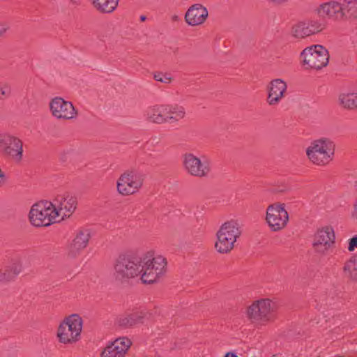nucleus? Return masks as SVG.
Segmentation results:
<instances>
[{
  "instance_id": "nucleus-16",
  "label": "nucleus",
  "mask_w": 357,
  "mask_h": 357,
  "mask_svg": "<svg viewBox=\"0 0 357 357\" xmlns=\"http://www.w3.org/2000/svg\"><path fill=\"white\" fill-rule=\"evenodd\" d=\"M132 344V340L126 336L116 338L101 349L100 357H125Z\"/></svg>"
},
{
  "instance_id": "nucleus-17",
  "label": "nucleus",
  "mask_w": 357,
  "mask_h": 357,
  "mask_svg": "<svg viewBox=\"0 0 357 357\" xmlns=\"http://www.w3.org/2000/svg\"><path fill=\"white\" fill-rule=\"evenodd\" d=\"M324 25L319 20H304L296 23L291 29V36L297 39H303L321 31Z\"/></svg>"
},
{
  "instance_id": "nucleus-4",
  "label": "nucleus",
  "mask_w": 357,
  "mask_h": 357,
  "mask_svg": "<svg viewBox=\"0 0 357 357\" xmlns=\"http://www.w3.org/2000/svg\"><path fill=\"white\" fill-rule=\"evenodd\" d=\"M277 310L275 302L269 298H260L245 308V315L250 323L262 326L274 319V313Z\"/></svg>"
},
{
  "instance_id": "nucleus-43",
  "label": "nucleus",
  "mask_w": 357,
  "mask_h": 357,
  "mask_svg": "<svg viewBox=\"0 0 357 357\" xmlns=\"http://www.w3.org/2000/svg\"><path fill=\"white\" fill-rule=\"evenodd\" d=\"M140 19H141L142 21H144L146 20V17L145 16H141Z\"/></svg>"
},
{
  "instance_id": "nucleus-39",
  "label": "nucleus",
  "mask_w": 357,
  "mask_h": 357,
  "mask_svg": "<svg viewBox=\"0 0 357 357\" xmlns=\"http://www.w3.org/2000/svg\"><path fill=\"white\" fill-rule=\"evenodd\" d=\"M70 3L73 6H79L81 3V0H69Z\"/></svg>"
},
{
  "instance_id": "nucleus-7",
  "label": "nucleus",
  "mask_w": 357,
  "mask_h": 357,
  "mask_svg": "<svg viewBox=\"0 0 357 357\" xmlns=\"http://www.w3.org/2000/svg\"><path fill=\"white\" fill-rule=\"evenodd\" d=\"M144 175L136 169L124 171L116 181V191L122 196L137 193L143 187Z\"/></svg>"
},
{
  "instance_id": "nucleus-6",
  "label": "nucleus",
  "mask_w": 357,
  "mask_h": 357,
  "mask_svg": "<svg viewBox=\"0 0 357 357\" xmlns=\"http://www.w3.org/2000/svg\"><path fill=\"white\" fill-rule=\"evenodd\" d=\"M335 144L328 138L314 140L306 149V155L314 165L325 166L333 159Z\"/></svg>"
},
{
  "instance_id": "nucleus-25",
  "label": "nucleus",
  "mask_w": 357,
  "mask_h": 357,
  "mask_svg": "<svg viewBox=\"0 0 357 357\" xmlns=\"http://www.w3.org/2000/svg\"><path fill=\"white\" fill-rule=\"evenodd\" d=\"M147 119L153 123H165V105L153 106L147 114Z\"/></svg>"
},
{
  "instance_id": "nucleus-2",
  "label": "nucleus",
  "mask_w": 357,
  "mask_h": 357,
  "mask_svg": "<svg viewBox=\"0 0 357 357\" xmlns=\"http://www.w3.org/2000/svg\"><path fill=\"white\" fill-rule=\"evenodd\" d=\"M140 261V256L120 255L113 266V277L115 280L120 283H127L131 279H139Z\"/></svg>"
},
{
  "instance_id": "nucleus-36",
  "label": "nucleus",
  "mask_w": 357,
  "mask_h": 357,
  "mask_svg": "<svg viewBox=\"0 0 357 357\" xmlns=\"http://www.w3.org/2000/svg\"><path fill=\"white\" fill-rule=\"evenodd\" d=\"M268 3L275 6H281L286 3L289 0H266Z\"/></svg>"
},
{
  "instance_id": "nucleus-23",
  "label": "nucleus",
  "mask_w": 357,
  "mask_h": 357,
  "mask_svg": "<svg viewBox=\"0 0 357 357\" xmlns=\"http://www.w3.org/2000/svg\"><path fill=\"white\" fill-rule=\"evenodd\" d=\"M165 123H174L185 117L186 112L184 107L179 105H165Z\"/></svg>"
},
{
  "instance_id": "nucleus-30",
  "label": "nucleus",
  "mask_w": 357,
  "mask_h": 357,
  "mask_svg": "<svg viewBox=\"0 0 357 357\" xmlns=\"http://www.w3.org/2000/svg\"><path fill=\"white\" fill-rule=\"evenodd\" d=\"M8 266L10 268L13 273H14L16 277H17L23 271L24 269L22 259L19 257L12 258L10 265Z\"/></svg>"
},
{
  "instance_id": "nucleus-1",
  "label": "nucleus",
  "mask_w": 357,
  "mask_h": 357,
  "mask_svg": "<svg viewBox=\"0 0 357 357\" xmlns=\"http://www.w3.org/2000/svg\"><path fill=\"white\" fill-rule=\"evenodd\" d=\"M139 280L143 284H153L162 277L167 271V260L152 251L140 256Z\"/></svg>"
},
{
  "instance_id": "nucleus-8",
  "label": "nucleus",
  "mask_w": 357,
  "mask_h": 357,
  "mask_svg": "<svg viewBox=\"0 0 357 357\" xmlns=\"http://www.w3.org/2000/svg\"><path fill=\"white\" fill-rule=\"evenodd\" d=\"M29 218L35 227H47L57 221V213L50 202L43 201L31 206Z\"/></svg>"
},
{
  "instance_id": "nucleus-3",
  "label": "nucleus",
  "mask_w": 357,
  "mask_h": 357,
  "mask_svg": "<svg viewBox=\"0 0 357 357\" xmlns=\"http://www.w3.org/2000/svg\"><path fill=\"white\" fill-rule=\"evenodd\" d=\"M241 234V226L238 220L231 219L224 222L216 232L215 248L217 252L221 254L230 252Z\"/></svg>"
},
{
  "instance_id": "nucleus-34",
  "label": "nucleus",
  "mask_w": 357,
  "mask_h": 357,
  "mask_svg": "<svg viewBox=\"0 0 357 357\" xmlns=\"http://www.w3.org/2000/svg\"><path fill=\"white\" fill-rule=\"evenodd\" d=\"M356 248H357V236H354L349 240L348 250L354 251Z\"/></svg>"
},
{
  "instance_id": "nucleus-11",
  "label": "nucleus",
  "mask_w": 357,
  "mask_h": 357,
  "mask_svg": "<svg viewBox=\"0 0 357 357\" xmlns=\"http://www.w3.org/2000/svg\"><path fill=\"white\" fill-rule=\"evenodd\" d=\"M49 109L52 117L58 121H74L79 114L72 102L59 96L50 101Z\"/></svg>"
},
{
  "instance_id": "nucleus-18",
  "label": "nucleus",
  "mask_w": 357,
  "mask_h": 357,
  "mask_svg": "<svg viewBox=\"0 0 357 357\" xmlns=\"http://www.w3.org/2000/svg\"><path fill=\"white\" fill-rule=\"evenodd\" d=\"M266 102L270 106L279 105L285 97L287 91V84L283 79L277 78L271 80L266 87Z\"/></svg>"
},
{
  "instance_id": "nucleus-41",
  "label": "nucleus",
  "mask_w": 357,
  "mask_h": 357,
  "mask_svg": "<svg viewBox=\"0 0 357 357\" xmlns=\"http://www.w3.org/2000/svg\"><path fill=\"white\" fill-rule=\"evenodd\" d=\"M225 357H238V356L233 353H227Z\"/></svg>"
},
{
  "instance_id": "nucleus-9",
  "label": "nucleus",
  "mask_w": 357,
  "mask_h": 357,
  "mask_svg": "<svg viewBox=\"0 0 357 357\" xmlns=\"http://www.w3.org/2000/svg\"><path fill=\"white\" fill-rule=\"evenodd\" d=\"M300 56L306 69L320 70L326 66L329 61L328 50L319 45L305 48Z\"/></svg>"
},
{
  "instance_id": "nucleus-26",
  "label": "nucleus",
  "mask_w": 357,
  "mask_h": 357,
  "mask_svg": "<svg viewBox=\"0 0 357 357\" xmlns=\"http://www.w3.org/2000/svg\"><path fill=\"white\" fill-rule=\"evenodd\" d=\"M337 103L344 109L354 110L353 91H346L340 93L337 96Z\"/></svg>"
},
{
  "instance_id": "nucleus-24",
  "label": "nucleus",
  "mask_w": 357,
  "mask_h": 357,
  "mask_svg": "<svg viewBox=\"0 0 357 357\" xmlns=\"http://www.w3.org/2000/svg\"><path fill=\"white\" fill-rule=\"evenodd\" d=\"M93 8L100 14H110L117 8L119 0H91Z\"/></svg>"
},
{
  "instance_id": "nucleus-35",
  "label": "nucleus",
  "mask_w": 357,
  "mask_h": 357,
  "mask_svg": "<svg viewBox=\"0 0 357 357\" xmlns=\"http://www.w3.org/2000/svg\"><path fill=\"white\" fill-rule=\"evenodd\" d=\"M10 86L7 84H3L1 86V93L3 96H9L10 94Z\"/></svg>"
},
{
  "instance_id": "nucleus-13",
  "label": "nucleus",
  "mask_w": 357,
  "mask_h": 357,
  "mask_svg": "<svg viewBox=\"0 0 357 357\" xmlns=\"http://www.w3.org/2000/svg\"><path fill=\"white\" fill-rule=\"evenodd\" d=\"M91 238V229L80 227L75 231L73 238L66 246L67 255L70 258H76L88 247Z\"/></svg>"
},
{
  "instance_id": "nucleus-15",
  "label": "nucleus",
  "mask_w": 357,
  "mask_h": 357,
  "mask_svg": "<svg viewBox=\"0 0 357 357\" xmlns=\"http://www.w3.org/2000/svg\"><path fill=\"white\" fill-rule=\"evenodd\" d=\"M183 166L188 174L198 178L206 177L211 172L209 163L202 161L192 153H185L183 155Z\"/></svg>"
},
{
  "instance_id": "nucleus-10",
  "label": "nucleus",
  "mask_w": 357,
  "mask_h": 357,
  "mask_svg": "<svg viewBox=\"0 0 357 357\" xmlns=\"http://www.w3.org/2000/svg\"><path fill=\"white\" fill-rule=\"evenodd\" d=\"M265 220L272 231L277 232L285 229L289 220L285 204L274 202L269 204L266 208Z\"/></svg>"
},
{
  "instance_id": "nucleus-21",
  "label": "nucleus",
  "mask_w": 357,
  "mask_h": 357,
  "mask_svg": "<svg viewBox=\"0 0 357 357\" xmlns=\"http://www.w3.org/2000/svg\"><path fill=\"white\" fill-rule=\"evenodd\" d=\"M4 154L19 162L22 158L23 144L21 139L10 134L8 140L2 151Z\"/></svg>"
},
{
  "instance_id": "nucleus-38",
  "label": "nucleus",
  "mask_w": 357,
  "mask_h": 357,
  "mask_svg": "<svg viewBox=\"0 0 357 357\" xmlns=\"http://www.w3.org/2000/svg\"><path fill=\"white\" fill-rule=\"evenodd\" d=\"M354 109H357V92H353Z\"/></svg>"
},
{
  "instance_id": "nucleus-20",
  "label": "nucleus",
  "mask_w": 357,
  "mask_h": 357,
  "mask_svg": "<svg viewBox=\"0 0 357 357\" xmlns=\"http://www.w3.org/2000/svg\"><path fill=\"white\" fill-rule=\"evenodd\" d=\"M318 14L323 17L339 21L344 20L343 1H329L321 4L317 9Z\"/></svg>"
},
{
  "instance_id": "nucleus-31",
  "label": "nucleus",
  "mask_w": 357,
  "mask_h": 357,
  "mask_svg": "<svg viewBox=\"0 0 357 357\" xmlns=\"http://www.w3.org/2000/svg\"><path fill=\"white\" fill-rule=\"evenodd\" d=\"M154 78L156 81L162 83L169 84L172 81V78L167 74L157 73L154 75Z\"/></svg>"
},
{
  "instance_id": "nucleus-22",
  "label": "nucleus",
  "mask_w": 357,
  "mask_h": 357,
  "mask_svg": "<svg viewBox=\"0 0 357 357\" xmlns=\"http://www.w3.org/2000/svg\"><path fill=\"white\" fill-rule=\"evenodd\" d=\"M145 313L135 312L119 317L116 319L117 325L123 328H131L139 324H143Z\"/></svg>"
},
{
  "instance_id": "nucleus-19",
  "label": "nucleus",
  "mask_w": 357,
  "mask_h": 357,
  "mask_svg": "<svg viewBox=\"0 0 357 357\" xmlns=\"http://www.w3.org/2000/svg\"><path fill=\"white\" fill-rule=\"evenodd\" d=\"M208 17L207 8L201 3L190 6L185 14V22L189 26H197L203 24Z\"/></svg>"
},
{
  "instance_id": "nucleus-5",
  "label": "nucleus",
  "mask_w": 357,
  "mask_h": 357,
  "mask_svg": "<svg viewBox=\"0 0 357 357\" xmlns=\"http://www.w3.org/2000/svg\"><path fill=\"white\" fill-rule=\"evenodd\" d=\"M82 327L83 320L78 314L66 317L60 322L56 330L59 342L68 345L77 343L81 338Z\"/></svg>"
},
{
  "instance_id": "nucleus-37",
  "label": "nucleus",
  "mask_w": 357,
  "mask_h": 357,
  "mask_svg": "<svg viewBox=\"0 0 357 357\" xmlns=\"http://www.w3.org/2000/svg\"><path fill=\"white\" fill-rule=\"evenodd\" d=\"M352 218L357 221V200L356 201L354 206V211L352 212Z\"/></svg>"
},
{
  "instance_id": "nucleus-32",
  "label": "nucleus",
  "mask_w": 357,
  "mask_h": 357,
  "mask_svg": "<svg viewBox=\"0 0 357 357\" xmlns=\"http://www.w3.org/2000/svg\"><path fill=\"white\" fill-rule=\"evenodd\" d=\"M9 135V133L0 132V150L3 151L6 142L8 140Z\"/></svg>"
},
{
  "instance_id": "nucleus-14",
  "label": "nucleus",
  "mask_w": 357,
  "mask_h": 357,
  "mask_svg": "<svg viewBox=\"0 0 357 357\" xmlns=\"http://www.w3.org/2000/svg\"><path fill=\"white\" fill-rule=\"evenodd\" d=\"M50 203L57 213V218L61 216V220L70 218L77 207V197L67 192L57 195Z\"/></svg>"
},
{
  "instance_id": "nucleus-33",
  "label": "nucleus",
  "mask_w": 357,
  "mask_h": 357,
  "mask_svg": "<svg viewBox=\"0 0 357 357\" xmlns=\"http://www.w3.org/2000/svg\"><path fill=\"white\" fill-rule=\"evenodd\" d=\"M10 26L5 21H0V38L9 30Z\"/></svg>"
},
{
  "instance_id": "nucleus-40",
  "label": "nucleus",
  "mask_w": 357,
  "mask_h": 357,
  "mask_svg": "<svg viewBox=\"0 0 357 357\" xmlns=\"http://www.w3.org/2000/svg\"><path fill=\"white\" fill-rule=\"evenodd\" d=\"M4 176H4L3 173L2 172L1 169H0V185L3 182Z\"/></svg>"
},
{
  "instance_id": "nucleus-29",
  "label": "nucleus",
  "mask_w": 357,
  "mask_h": 357,
  "mask_svg": "<svg viewBox=\"0 0 357 357\" xmlns=\"http://www.w3.org/2000/svg\"><path fill=\"white\" fill-rule=\"evenodd\" d=\"M16 278L8 266L0 268V283L6 284L10 282L14 281Z\"/></svg>"
},
{
  "instance_id": "nucleus-28",
  "label": "nucleus",
  "mask_w": 357,
  "mask_h": 357,
  "mask_svg": "<svg viewBox=\"0 0 357 357\" xmlns=\"http://www.w3.org/2000/svg\"><path fill=\"white\" fill-rule=\"evenodd\" d=\"M346 275L352 280H357V262L351 257L344 266Z\"/></svg>"
},
{
  "instance_id": "nucleus-44",
  "label": "nucleus",
  "mask_w": 357,
  "mask_h": 357,
  "mask_svg": "<svg viewBox=\"0 0 357 357\" xmlns=\"http://www.w3.org/2000/svg\"><path fill=\"white\" fill-rule=\"evenodd\" d=\"M353 258L357 262V255L354 256Z\"/></svg>"
},
{
  "instance_id": "nucleus-27",
  "label": "nucleus",
  "mask_w": 357,
  "mask_h": 357,
  "mask_svg": "<svg viewBox=\"0 0 357 357\" xmlns=\"http://www.w3.org/2000/svg\"><path fill=\"white\" fill-rule=\"evenodd\" d=\"M344 19L357 20V0H343Z\"/></svg>"
},
{
  "instance_id": "nucleus-12",
  "label": "nucleus",
  "mask_w": 357,
  "mask_h": 357,
  "mask_svg": "<svg viewBox=\"0 0 357 357\" xmlns=\"http://www.w3.org/2000/svg\"><path fill=\"white\" fill-rule=\"evenodd\" d=\"M335 232L330 226L323 227L314 234L312 244V250L319 256H325L335 243Z\"/></svg>"
},
{
  "instance_id": "nucleus-42",
  "label": "nucleus",
  "mask_w": 357,
  "mask_h": 357,
  "mask_svg": "<svg viewBox=\"0 0 357 357\" xmlns=\"http://www.w3.org/2000/svg\"><path fill=\"white\" fill-rule=\"evenodd\" d=\"M172 20L174 22H178L180 19L178 15H174V16H172Z\"/></svg>"
}]
</instances>
